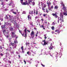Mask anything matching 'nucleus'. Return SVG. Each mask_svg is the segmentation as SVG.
<instances>
[{
	"label": "nucleus",
	"mask_w": 67,
	"mask_h": 67,
	"mask_svg": "<svg viewBox=\"0 0 67 67\" xmlns=\"http://www.w3.org/2000/svg\"><path fill=\"white\" fill-rule=\"evenodd\" d=\"M22 53H24V52L23 51H22Z\"/></svg>",
	"instance_id": "774afa93"
},
{
	"label": "nucleus",
	"mask_w": 67,
	"mask_h": 67,
	"mask_svg": "<svg viewBox=\"0 0 67 67\" xmlns=\"http://www.w3.org/2000/svg\"><path fill=\"white\" fill-rule=\"evenodd\" d=\"M54 48L53 46H50L49 47V49H53V48Z\"/></svg>",
	"instance_id": "4468645a"
},
{
	"label": "nucleus",
	"mask_w": 67,
	"mask_h": 67,
	"mask_svg": "<svg viewBox=\"0 0 67 67\" xmlns=\"http://www.w3.org/2000/svg\"><path fill=\"white\" fill-rule=\"evenodd\" d=\"M44 23H45V24H47V22L45 21L44 22Z\"/></svg>",
	"instance_id": "69168bd1"
},
{
	"label": "nucleus",
	"mask_w": 67,
	"mask_h": 67,
	"mask_svg": "<svg viewBox=\"0 0 67 67\" xmlns=\"http://www.w3.org/2000/svg\"><path fill=\"white\" fill-rule=\"evenodd\" d=\"M48 9H49V11L50 10V11H52V9L51 8H48Z\"/></svg>",
	"instance_id": "473e14b6"
},
{
	"label": "nucleus",
	"mask_w": 67,
	"mask_h": 67,
	"mask_svg": "<svg viewBox=\"0 0 67 67\" xmlns=\"http://www.w3.org/2000/svg\"><path fill=\"white\" fill-rule=\"evenodd\" d=\"M59 20H60V19H59L58 20V23H59Z\"/></svg>",
	"instance_id": "864d4df0"
},
{
	"label": "nucleus",
	"mask_w": 67,
	"mask_h": 67,
	"mask_svg": "<svg viewBox=\"0 0 67 67\" xmlns=\"http://www.w3.org/2000/svg\"><path fill=\"white\" fill-rule=\"evenodd\" d=\"M44 38L45 40L47 38V37H44Z\"/></svg>",
	"instance_id": "6e6d98bb"
},
{
	"label": "nucleus",
	"mask_w": 67,
	"mask_h": 67,
	"mask_svg": "<svg viewBox=\"0 0 67 67\" xmlns=\"http://www.w3.org/2000/svg\"><path fill=\"white\" fill-rule=\"evenodd\" d=\"M27 31V28H25V29L24 30V31L25 32V34L24 37L25 38L27 37V34H26V32Z\"/></svg>",
	"instance_id": "39448f33"
},
{
	"label": "nucleus",
	"mask_w": 67,
	"mask_h": 67,
	"mask_svg": "<svg viewBox=\"0 0 67 67\" xmlns=\"http://www.w3.org/2000/svg\"><path fill=\"white\" fill-rule=\"evenodd\" d=\"M1 5H2L3 6H4V5H5V4H4L3 2H2V3L1 4Z\"/></svg>",
	"instance_id": "393cba45"
},
{
	"label": "nucleus",
	"mask_w": 67,
	"mask_h": 67,
	"mask_svg": "<svg viewBox=\"0 0 67 67\" xmlns=\"http://www.w3.org/2000/svg\"><path fill=\"white\" fill-rule=\"evenodd\" d=\"M13 13L14 14H16V12H13Z\"/></svg>",
	"instance_id": "cd10ccee"
},
{
	"label": "nucleus",
	"mask_w": 67,
	"mask_h": 67,
	"mask_svg": "<svg viewBox=\"0 0 67 67\" xmlns=\"http://www.w3.org/2000/svg\"><path fill=\"white\" fill-rule=\"evenodd\" d=\"M9 30L10 31H13V28L12 27H10Z\"/></svg>",
	"instance_id": "ddd939ff"
},
{
	"label": "nucleus",
	"mask_w": 67,
	"mask_h": 67,
	"mask_svg": "<svg viewBox=\"0 0 67 67\" xmlns=\"http://www.w3.org/2000/svg\"><path fill=\"white\" fill-rule=\"evenodd\" d=\"M30 15H28L27 16V18H28V20H30Z\"/></svg>",
	"instance_id": "bb28decb"
},
{
	"label": "nucleus",
	"mask_w": 67,
	"mask_h": 67,
	"mask_svg": "<svg viewBox=\"0 0 67 67\" xmlns=\"http://www.w3.org/2000/svg\"><path fill=\"white\" fill-rule=\"evenodd\" d=\"M20 1H21V3H22V2H23V0H20Z\"/></svg>",
	"instance_id": "37998d69"
},
{
	"label": "nucleus",
	"mask_w": 67,
	"mask_h": 67,
	"mask_svg": "<svg viewBox=\"0 0 67 67\" xmlns=\"http://www.w3.org/2000/svg\"><path fill=\"white\" fill-rule=\"evenodd\" d=\"M23 13L24 14H26V13H25V12H23Z\"/></svg>",
	"instance_id": "bf43d9fd"
},
{
	"label": "nucleus",
	"mask_w": 67,
	"mask_h": 67,
	"mask_svg": "<svg viewBox=\"0 0 67 67\" xmlns=\"http://www.w3.org/2000/svg\"><path fill=\"white\" fill-rule=\"evenodd\" d=\"M57 59L56 58L55 59V62H57Z\"/></svg>",
	"instance_id": "f704fd0d"
},
{
	"label": "nucleus",
	"mask_w": 67,
	"mask_h": 67,
	"mask_svg": "<svg viewBox=\"0 0 67 67\" xmlns=\"http://www.w3.org/2000/svg\"><path fill=\"white\" fill-rule=\"evenodd\" d=\"M62 6L63 7L62 9L63 10H64V12H65V11L66 10V7L65 6V5H63Z\"/></svg>",
	"instance_id": "6e6552de"
},
{
	"label": "nucleus",
	"mask_w": 67,
	"mask_h": 67,
	"mask_svg": "<svg viewBox=\"0 0 67 67\" xmlns=\"http://www.w3.org/2000/svg\"><path fill=\"white\" fill-rule=\"evenodd\" d=\"M41 27L42 28H43V30H45V26L43 25H41Z\"/></svg>",
	"instance_id": "f3484780"
},
{
	"label": "nucleus",
	"mask_w": 67,
	"mask_h": 67,
	"mask_svg": "<svg viewBox=\"0 0 67 67\" xmlns=\"http://www.w3.org/2000/svg\"><path fill=\"white\" fill-rule=\"evenodd\" d=\"M67 12L66 10H65V12H64V13H63L64 15H67Z\"/></svg>",
	"instance_id": "2eb2a0df"
},
{
	"label": "nucleus",
	"mask_w": 67,
	"mask_h": 67,
	"mask_svg": "<svg viewBox=\"0 0 67 67\" xmlns=\"http://www.w3.org/2000/svg\"><path fill=\"white\" fill-rule=\"evenodd\" d=\"M11 4H12V2H11L9 4V6L11 5Z\"/></svg>",
	"instance_id": "c9c22d12"
},
{
	"label": "nucleus",
	"mask_w": 67,
	"mask_h": 67,
	"mask_svg": "<svg viewBox=\"0 0 67 67\" xmlns=\"http://www.w3.org/2000/svg\"><path fill=\"white\" fill-rule=\"evenodd\" d=\"M1 55L2 56L3 55V54H2V53H1Z\"/></svg>",
	"instance_id": "3c124183"
},
{
	"label": "nucleus",
	"mask_w": 67,
	"mask_h": 67,
	"mask_svg": "<svg viewBox=\"0 0 67 67\" xmlns=\"http://www.w3.org/2000/svg\"><path fill=\"white\" fill-rule=\"evenodd\" d=\"M5 34H8L9 33V32H5Z\"/></svg>",
	"instance_id": "09e8293b"
},
{
	"label": "nucleus",
	"mask_w": 67,
	"mask_h": 67,
	"mask_svg": "<svg viewBox=\"0 0 67 67\" xmlns=\"http://www.w3.org/2000/svg\"><path fill=\"white\" fill-rule=\"evenodd\" d=\"M5 19H9V17H8L7 15H5Z\"/></svg>",
	"instance_id": "4be33fe9"
},
{
	"label": "nucleus",
	"mask_w": 67,
	"mask_h": 67,
	"mask_svg": "<svg viewBox=\"0 0 67 67\" xmlns=\"http://www.w3.org/2000/svg\"><path fill=\"white\" fill-rule=\"evenodd\" d=\"M46 12H45L47 13H48V12H49V10H48V9L47 8H46L45 9Z\"/></svg>",
	"instance_id": "f8f14e48"
},
{
	"label": "nucleus",
	"mask_w": 67,
	"mask_h": 67,
	"mask_svg": "<svg viewBox=\"0 0 67 67\" xmlns=\"http://www.w3.org/2000/svg\"><path fill=\"white\" fill-rule=\"evenodd\" d=\"M41 65H42V66H43V67H44L45 66V65H44L43 64H41Z\"/></svg>",
	"instance_id": "a19ab883"
},
{
	"label": "nucleus",
	"mask_w": 67,
	"mask_h": 67,
	"mask_svg": "<svg viewBox=\"0 0 67 67\" xmlns=\"http://www.w3.org/2000/svg\"><path fill=\"white\" fill-rule=\"evenodd\" d=\"M28 2H27V1H26V2H23L21 3L22 4V5H30L29 4H31V3H32V0H28Z\"/></svg>",
	"instance_id": "f257e3e1"
},
{
	"label": "nucleus",
	"mask_w": 67,
	"mask_h": 67,
	"mask_svg": "<svg viewBox=\"0 0 67 67\" xmlns=\"http://www.w3.org/2000/svg\"><path fill=\"white\" fill-rule=\"evenodd\" d=\"M0 49H2V47L1 46H0Z\"/></svg>",
	"instance_id": "58836bf2"
},
{
	"label": "nucleus",
	"mask_w": 67,
	"mask_h": 67,
	"mask_svg": "<svg viewBox=\"0 0 67 67\" xmlns=\"http://www.w3.org/2000/svg\"><path fill=\"white\" fill-rule=\"evenodd\" d=\"M37 18H38V16H37L35 17V19H37Z\"/></svg>",
	"instance_id": "ea45409f"
},
{
	"label": "nucleus",
	"mask_w": 67,
	"mask_h": 67,
	"mask_svg": "<svg viewBox=\"0 0 67 67\" xmlns=\"http://www.w3.org/2000/svg\"><path fill=\"white\" fill-rule=\"evenodd\" d=\"M27 53L28 55H29L30 56H31V52H30L29 51L27 52Z\"/></svg>",
	"instance_id": "dca6fc26"
},
{
	"label": "nucleus",
	"mask_w": 67,
	"mask_h": 67,
	"mask_svg": "<svg viewBox=\"0 0 67 67\" xmlns=\"http://www.w3.org/2000/svg\"><path fill=\"white\" fill-rule=\"evenodd\" d=\"M45 8L44 7H43L42 8V10H43V12H45Z\"/></svg>",
	"instance_id": "412c9836"
},
{
	"label": "nucleus",
	"mask_w": 67,
	"mask_h": 67,
	"mask_svg": "<svg viewBox=\"0 0 67 67\" xmlns=\"http://www.w3.org/2000/svg\"><path fill=\"white\" fill-rule=\"evenodd\" d=\"M32 3H32V5H35V2L34 1L33 2H32Z\"/></svg>",
	"instance_id": "a878e982"
},
{
	"label": "nucleus",
	"mask_w": 67,
	"mask_h": 67,
	"mask_svg": "<svg viewBox=\"0 0 67 67\" xmlns=\"http://www.w3.org/2000/svg\"><path fill=\"white\" fill-rule=\"evenodd\" d=\"M34 14H36V15H37V14H38V10H37L36 11V12L35 11H34Z\"/></svg>",
	"instance_id": "9d476101"
},
{
	"label": "nucleus",
	"mask_w": 67,
	"mask_h": 67,
	"mask_svg": "<svg viewBox=\"0 0 67 67\" xmlns=\"http://www.w3.org/2000/svg\"><path fill=\"white\" fill-rule=\"evenodd\" d=\"M33 11H31V14H32V15H33Z\"/></svg>",
	"instance_id": "e433bc0d"
},
{
	"label": "nucleus",
	"mask_w": 67,
	"mask_h": 67,
	"mask_svg": "<svg viewBox=\"0 0 67 67\" xmlns=\"http://www.w3.org/2000/svg\"><path fill=\"white\" fill-rule=\"evenodd\" d=\"M51 8L52 9H53V6H52L51 7Z\"/></svg>",
	"instance_id": "5fc2aeb1"
},
{
	"label": "nucleus",
	"mask_w": 67,
	"mask_h": 67,
	"mask_svg": "<svg viewBox=\"0 0 67 67\" xmlns=\"http://www.w3.org/2000/svg\"><path fill=\"white\" fill-rule=\"evenodd\" d=\"M14 45V48H16V44H15V45Z\"/></svg>",
	"instance_id": "c85d7f7f"
},
{
	"label": "nucleus",
	"mask_w": 67,
	"mask_h": 67,
	"mask_svg": "<svg viewBox=\"0 0 67 67\" xmlns=\"http://www.w3.org/2000/svg\"><path fill=\"white\" fill-rule=\"evenodd\" d=\"M36 34H38V32H37Z\"/></svg>",
	"instance_id": "338daca9"
},
{
	"label": "nucleus",
	"mask_w": 67,
	"mask_h": 67,
	"mask_svg": "<svg viewBox=\"0 0 67 67\" xmlns=\"http://www.w3.org/2000/svg\"><path fill=\"white\" fill-rule=\"evenodd\" d=\"M9 19H10V21H11V20H12V18L10 17V18H9Z\"/></svg>",
	"instance_id": "4c0bfd02"
},
{
	"label": "nucleus",
	"mask_w": 67,
	"mask_h": 67,
	"mask_svg": "<svg viewBox=\"0 0 67 67\" xmlns=\"http://www.w3.org/2000/svg\"><path fill=\"white\" fill-rule=\"evenodd\" d=\"M32 53L31 54V55H32V56H34V52H33L32 51Z\"/></svg>",
	"instance_id": "6ab92c4d"
},
{
	"label": "nucleus",
	"mask_w": 67,
	"mask_h": 67,
	"mask_svg": "<svg viewBox=\"0 0 67 67\" xmlns=\"http://www.w3.org/2000/svg\"><path fill=\"white\" fill-rule=\"evenodd\" d=\"M58 8V7L57 5H56L54 7V9H57Z\"/></svg>",
	"instance_id": "aec40b11"
},
{
	"label": "nucleus",
	"mask_w": 67,
	"mask_h": 67,
	"mask_svg": "<svg viewBox=\"0 0 67 67\" xmlns=\"http://www.w3.org/2000/svg\"><path fill=\"white\" fill-rule=\"evenodd\" d=\"M43 42H44V44H42V45L43 46H44V45H47V42H46V41L45 40H44L43 41H42Z\"/></svg>",
	"instance_id": "423d86ee"
},
{
	"label": "nucleus",
	"mask_w": 67,
	"mask_h": 67,
	"mask_svg": "<svg viewBox=\"0 0 67 67\" xmlns=\"http://www.w3.org/2000/svg\"><path fill=\"white\" fill-rule=\"evenodd\" d=\"M57 31H58V30H56L55 31V32H57Z\"/></svg>",
	"instance_id": "680f3d73"
},
{
	"label": "nucleus",
	"mask_w": 67,
	"mask_h": 67,
	"mask_svg": "<svg viewBox=\"0 0 67 67\" xmlns=\"http://www.w3.org/2000/svg\"><path fill=\"white\" fill-rule=\"evenodd\" d=\"M9 36H10V35H9V36L7 35V36L6 37L8 38L9 37Z\"/></svg>",
	"instance_id": "052dcab7"
},
{
	"label": "nucleus",
	"mask_w": 67,
	"mask_h": 67,
	"mask_svg": "<svg viewBox=\"0 0 67 67\" xmlns=\"http://www.w3.org/2000/svg\"><path fill=\"white\" fill-rule=\"evenodd\" d=\"M51 29L53 30H54V26L52 27H51Z\"/></svg>",
	"instance_id": "c756f323"
},
{
	"label": "nucleus",
	"mask_w": 67,
	"mask_h": 67,
	"mask_svg": "<svg viewBox=\"0 0 67 67\" xmlns=\"http://www.w3.org/2000/svg\"><path fill=\"white\" fill-rule=\"evenodd\" d=\"M29 44H30V43H27V42H26L25 43V45L26 46H27V45H29Z\"/></svg>",
	"instance_id": "b1692460"
},
{
	"label": "nucleus",
	"mask_w": 67,
	"mask_h": 67,
	"mask_svg": "<svg viewBox=\"0 0 67 67\" xmlns=\"http://www.w3.org/2000/svg\"><path fill=\"white\" fill-rule=\"evenodd\" d=\"M2 29L3 30L5 28V25H3L1 26Z\"/></svg>",
	"instance_id": "9b49d317"
},
{
	"label": "nucleus",
	"mask_w": 67,
	"mask_h": 67,
	"mask_svg": "<svg viewBox=\"0 0 67 67\" xmlns=\"http://www.w3.org/2000/svg\"><path fill=\"white\" fill-rule=\"evenodd\" d=\"M4 10H5V11H8V9H7V8H6L4 9Z\"/></svg>",
	"instance_id": "a18cd8bd"
},
{
	"label": "nucleus",
	"mask_w": 67,
	"mask_h": 67,
	"mask_svg": "<svg viewBox=\"0 0 67 67\" xmlns=\"http://www.w3.org/2000/svg\"><path fill=\"white\" fill-rule=\"evenodd\" d=\"M47 3L48 4V7H49L51 4V3L50 2V1H48V2L47 1Z\"/></svg>",
	"instance_id": "1a4fd4ad"
},
{
	"label": "nucleus",
	"mask_w": 67,
	"mask_h": 67,
	"mask_svg": "<svg viewBox=\"0 0 67 67\" xmlns=\"http://www.w3.org/2000/svg\"><path fill=\"white\" fill-rule=\"evenodd\" d=\"M24 47L23 46H22L21 47V49L22 51L24 50V48H23Z\"/></svg>",
	"instance_id": "5701e85b"
},
{
	"label": "nucleus",
	"mask_w": 67,
	"mask_h": 67,
	"mask_svg": "<svg viewBox=\"0 0 67 67\" xmlns=\"http://www.w3.org/2000/svg\"><path fill=\"white\" fill-rule=\"evenodd\" d=\"M21 34L22 35V36H24V34H23L21 33Z\"/></svg>",
	"instance_id": "0e129e2a"
},
{
	"label": "nucleus",
	"mask_w": 67,
	"mask_h": 67,
	"mask_svg": "<svg viewBox=\"0 0 67 67\" xmlns=\"http://www.w3.org/2000/svg\"><path fill=\"white\" fill-rule=\"evenodd\" d=\"M24 62L25 63V64L26 63V61L24 60Z\"/></svg>",
	"instance_id": "c03bdc74"
},
{
	"label": "nucleus",
	"mask_w": 67,
	"mask_h": 67,
	"mask_svg": "<svg viewBox=\"0 0 67 67\" xmlns=\"http://www.w3.org/2000/svg\"><path fill=\"white\" fill-rule=\"evenodd\" d=\"M46 5L44 4V6L43 7H44V8H46Z\"/></svg>",
	"instance_id": "72a5a7b5"
},
{
	"label": "nucleus",
	"mask_w": 67,
	"mask_h": 67,
	"mask_svg": "<svg viewBox=\"0 0 67 67\" xmlns=\"http://www.w3.org/2000/svg\"><path fill=\"white\" fill-rule=\"evenodd\" d=\"M57 13H53L52 14L53 16H54V17L55 19H57V18L58 17V15H57Z\"/></svg>",
	"instance_id": "20e7f679"
},
{
	"label": "nucleus",
	"mask_w": 67,
	"mask_h": 67,
	"mask_svg": "<svg viewBox=\"0 0 67 67\" xmlns=\"http://www.w3.org/2000/svg\"><path fill=\"white\" fill-rule=\"evenodd\" d=\"M34 30H37V28H36L35 27L34 28Z\"/></svg>",
	"instance_id": "603ef678"
},
{
	"label": "nucleus",
	"mask_w": 67,
	"mask_h": 67,
	"mask_svg": "<svg viewBox=\"0 0 67 67\" xmlns=\"http://www.w3.org/2000/svg\"><path fill=\"white\" fill-rule=\"evenodd\" d=\"M60 20L62 22H64V19H63V12H61L60 15Z\"/></svg>",
	"instance_id": "f03ea898"
},
{
	"label": "nucleus",
	"mask_w": 67,
	"mask_h": 67,
	"mask_svg": "<svg viewBox=\"0 0 67 67\" xmlns=\"http://www.w3.org/2000/svg\"><path fill=\"white\" fill-rule=\"evenodd\" d=\"M43 15L44 16H46V14H43Z\"/></svg>",
	"instance_id": "79ce46f5"
},
{
	"label": "nucleus",
	"mask_w": 67,
	"mask_h": 67,
	"mask_svg": "<svg viewBox=\"0 0 67 67\" xmlns=\"http://www.w3.org/2000/svg\"><path fill=\"white\" fill-rule=\"evenodd\" d=\"M11 12H12L13 13V9H12L11 10Z\"/></svg>",
	"instance_id": "49530a36"
},
{
	"label": "nucleus",
	"mask_w": 67,
	"mask_h": 67,
	"mask_svg": "<svg viewBox=\"0 0 67 67\" xmlns=\"http://www.w3.org/2000/svg\"><path fill=\"white\" fill-rule=\"evenodd\" d=\"M9 16V18H10L11 17V15H8Z\"/></svg>",
	"instance_id": "e2e57ef3"
},
{
	"label": "nucleus",
	"mask_w": 67,
	"mask_h": 67,
	"mask_svg": "<svg viewBox=\"0 0 67 67\" xmlns=\"http://www.w3.org/2000/svg\"><path fill=\"white\" fill-rule=\"evenodd\" d=\"M61 4L62 5V6H63V5H65L64 4V3H63V2H62L61 3Z\"/></svg>",
	"instance_id": "7c9ffc66"
},
{
	"label": "nucleus",
	"mask_w": 67,
	"mask_h": 67,
	"mask_svg": "<svg viewBox=\"0 0 67 67\" xmlns=\"http://www.w3.org/2000/svg\"><path fill=\"white\" fill-rule=\"evenodd\" d=\"M6 30H4L3 31V34H4V35H5V32H6Z\"/></svg>",
	"instance_id": "a211bd4d"
},
{
	"label": "nucleus",
	"mask_w": 67,
	"mask_h": 67,
	"mask_svg": "<svg viewBox=\"0 0 67 67\" xmlns=\"http://www.w3.org/2000/svg\"><path fill=\"white\" fill-rule=\"evenodd\" d=\"M52 24L53 25H55V23H54V22H53Z\"/></svg>",
	"instance_id": "8fccbe9b"
},
{
	"label": "nucleus",
	"mask_w": 67,
	"mask_h": 67,
	"mask_svg": "<svg viewBox=\"0 0 67 67\" xmlns=\"http://www.w3.org/2000/svg\"><path fill=\"white\" fill-rule=\"evenodd\" d=\"M18 57L19 58H21V56L19 55H18Z\"/></svg>",
	"instance_id": "4d7b16f0"
},
{
	"label": "nucleus",
	"mask_w": 67,
	"mask_h": 67,
	"mask_svg": "<svg viewBox=\"0 0 67 67\" xmlns=\"http://www.w3.org/2000/svg\"><path fill=\"white\" fill-rule=\"evenodd\" d=\"M41 20L42 21V22H43L44 21V19H43L42 18L41 19Z\"/></svg>",
	"instance_id": "2f4dec72"
},
{
	"label": "nucleus",
	"mask_w": 67,
	"mask_h": 67,
	"mask_svg": "<svg viewBox=\"0 0 67 67\" xmlns=\"http://www.w3.org/2000/svg\"><path fill=\"white\" fill-rule=\"evenodd\" d=\"M19 32L20 33H21L22 32V31L20 30H19Z\"/></svg>",
	"instance_id": "de8ad7c7"
},
{
	"label": "nucleus",
	"mask_w": 67,
	"mask_h": 67,
	"mask_svg": "<svg viewBox=\"0 0 67 67\" xmlns=\"http://www.w3.org/2000/svg\"><path fill=\"white\" fill-rule=\"evenodd\" d=\"M10 44L9 45H12V46L13 47H14V45H15V44H16V41L15 40H14V43H13L12 42H11V41H10Z\"/></svg>",
	"instance_id": "7ed1b4c3"
},
{
	"label": "nucleus",
	"mask_w": 67,
	"mask_h": 67,
	"mask_svg": "<svg viewBox=\"0 0 67 67\" xmlns=\"http://www.w3.org/2000/svg\"><path fill=\"white\" fill-rule=\"evenodd\" d=\"M44 37H46V34H45L44 35Z\"/></svg>",
	"instance_id": "13d9d810"
},
{
	"label": "nucleus",
	"mask_w": 67,
	"mask_h": 67,
	"mask_svg": "<svg viewBox=\"0 0 67 67\" xmlns=\"http://www.w3.org/2000/svg\"><path fill=\"white\" fill-rule=\"evenodd\" d=\"M35 33H34V31H32L31 34H30V35L31 36L33 37L34 36V34Z\"/></svg>",
	"instance_id": "0eeeda50"
}]
</instances>
